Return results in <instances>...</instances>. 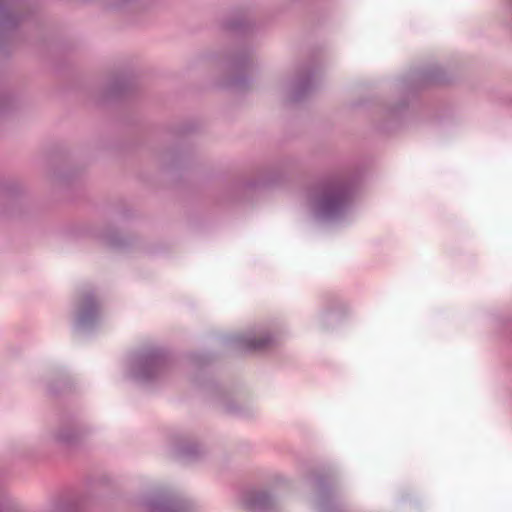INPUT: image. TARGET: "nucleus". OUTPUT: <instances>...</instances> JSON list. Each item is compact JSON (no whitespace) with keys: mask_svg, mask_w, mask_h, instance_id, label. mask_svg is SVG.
Wrapping results in <instances>:
<instances>
[{"mask_svg":"<svg viewBox=\"0 0 512 512\" xmlns=\"http://www.w3.org/2000/svg\"><path fill=\"white\" fill-rule=\"evenodd\" d=\"M337 204H338V197L335 195L328 196L323 202V206L327 209H332V208L336 207Z\"/></svg>","mask_w":512,"mask_h":512,"instance_id":"1","label":"nucleus"},{"mask_svg":"<svg viewBox=\"0 0 512 512\" xmlns=\"http://www.w3.org/2000/svg\"><path fill=\"white\" fill-rule=\"evenodd\" d=\"M263 346H264V345H263L262 343H259V344L255 345V348H261V347H263Z\"/></svg>","mask_w":512,"mask_h":512,"instance_id":"2","label":"nucleus"}]
</instances>
